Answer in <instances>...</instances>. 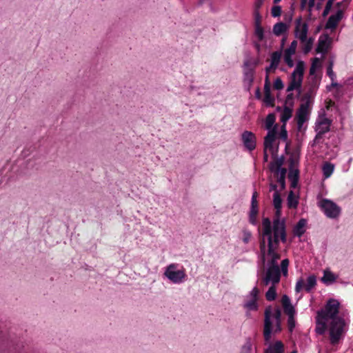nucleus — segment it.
Returning a JSON list of instances; mask_svg holds the SVG:
<instances>
[{"label": "nucleus", "mask_w": 353, "mask_h": 353, "mask_svg": "<svg viewBox=\"0 0 353 353\" xmlns=\"http://www.w3.org/2000/svg\"><path fill=\"white\" fill-rule=\"evenodd\" d=\"M276 297V285H271L265 293V298L268 301H272Z\"/></svg>", "instance_id": "28"}, {"label": "nucleus", "mask_w": 353, "mask_h": 353, "mask_svg": "<svg viewBox=\"0 0 353 353\" xmlns=\"http://www.w3.org/2000/svg\"><path fill=\"white\" fill-rule=\"evenodd\" d=\"M307 0H301V8L304 9L305 8Z\"/></svg>", "instance_id": "63"}, {"label": "nucleus", "mask_w": 353, "mask_h": 353, "mask_svg": "<svg viewBox=\"0 0 353 353\" xmlns=\"http://www.w3.org/2000/svg\"><path fill=\"white\" fill-rule=\"evenodd\" d=\"M331 124V121L327 118L322 119L320 121H318L316 123V131L319 132V137H321V134H324L326 132L330 131V126Z\"/></svg>", "instance_id": "15"}, {"label": "nucleus", "mask_w": 353, "mask_h": 353, "mask_svg": "<svg viewBox=\"0 0 353 353\" xmlns=\"http://www.w3.org/2000/svg\"><path fill=\"white\" fill-rule=\"evenodd\" d=\"M293 94H288L286 97L285 103H290V101L293 100Z\"/></svg>", "instance_id": "57"}, {"label": "nucleus", "mask_w": 353, "mask_h": 353, "mask_svg": "<svg viewBox=\"0 0 353 353\" xmlns=\"http://www.w3.org/2000/svg\"><path fill=\"white\" fill-rule=\"evenodd\" d=\"M316 278L313 274L308 276L307 283L305 285H304V280L301 278L296 281L295 291L296 292H300L303 288H304L306 292H309L316 285Z\"/></svg>", "instance_id": "9"}, {"label": "nucleus", "mask_w": 353, "mask_h": 353, "mask_svg": "<svg viewBox=\"0 0 353 353\" xmlns=\"http://www.w3.org/2000/svg\"><path fill=\"white\" fill-rule=\"evenodd\" d=\"M319 63L320 60L319 58L316 57L313 59L311 67L310 68V74L313 75L315 73L316 69L319 66Z\"/></svg>", "instance_id": "38"}, {"label": "nucleus", "mask_w": 353, "mask_h": 353, "mask_svg": "<svg viewBox=\"0 0 353 353\" xmlns=\"http://www.w3.org/2000/svg\"><path fill=\"white\" fill-rule=\"evenodd\" d=\"M259 294V289L256 288V287H254L252 291L250 292L249 295L248 296V297H249L250 299H258V295Z\"/></svg>", "instance_id": "46"}, {"label": "nucleus", "mask_w": 353, "mask_h": 353, "mask_svg": "<svg viewBox=\"0 0 353 353\" xmlns=\"http://www.w3.org/2000/svg\"><path fill=\"white\" fill-rule=\"evenodd\" d=\"M276 125H275L272 130L268 131L267 135L264 139V148L265 150L269 149L270 150H273V142L275 139L276 133Z\"/></svg>", "instance_id": "16"}, {"label": "nucleus", "mask_w": 353, "mask_h": 353, "mask_svg": "<svg viewBox=\"0 0 353 353\" xmlns=\"http://www.w3.org/2000/svg\"><path fill=\"white\" fill-rule=\"evenodd\" d=\"M262 227V233L259 240L260 251L263 261H265V256L268 258L267 270L262 281L265 285H276L281 279L280 268L277 263V261L281 257L280 254L278 253L279 239L283 243H285L287 236L283 227L276 225L275 238H273L271 221L269 218L263 219Z\"/></svg>", "instance_id": "1"}, {"label": "nucleus", "mask_w": 353, "mask_h": 353, "mask_svg": "<svg viewBox=\"0 0 353 353\" xmlns=\"http://www.w3.org/2000/svg\"><path fill=\"white\" fill-rule=\"evenodd\" d=\"M288 26L283 22L276 23L273 26L272 32L276 36H280L288 30Z\"/></svg>", "instance_id": "23"}, {"label": "nucleus", "mask_w": 353, "mask_h": 353, "mask_svg": "<svg viewBox=\"0 0 353 353\" xmlns=\"http://www.w3.org/2000/svg\"><path fill=\"white\" fill-rule=\"evenodd\" d=\"M281 315V313L280 310L276 309L273 314V317L274 318L276 324L279 325V323H280Z\"/></svg>", "instance_id": "51"}, {"label": "nucleus", "mask_w": 353, "mask_h": 353, "mask_svg": "<svg viewBox=\"0 0 353 353\" xmlns=\"http://www.w3.org/2000/svg\"><path fill=\"white\" fill-rule=\"evenodd\" d=\"M308 32V25L306 23H302L301 17L296 19L295 22V37L301 42L306 41Z\"/></svg>", "instance_id": "8"}, {"label": "nucleus", "mask_w": 353, "mask_h": 353, "mask_svg": "<svg viewBox=\"0 0 353 353\" xmlns=\"http://www.w3.org/2000/svg\"><path fill=\"white\" fill-rule=\"evenodd\" d=\"M306 225V220L301 219L299 221L294 228V234L295 236L301 237L305 233V226Z\"/></svg>", "instance_id": "22"}, {"label": "nucleus", "mask_w": 353, "mask_h": 353, "mask_svg": "<svg viewBox=\"0 0 353 353\" xmlns=\"http://www.w3.org/2000/svg\"><path fill=\"white\" fill-rule=\"evenodd\" d=\"M319 206L323 210L325 214L329 218L335 219L340 214V208L335 203L329 199H322L319 203Z\"/></svg>", "instance_id": "6"}, {"label": "nucleus", "mask_w": 353, "mask_h": 353, "mask_svg": "<svg viewBox=\"0 0 353 353\" xmlns=\"http://www.w3.org/2000/svg\"><path fill=\"white\" fill-rule=\"evenodd\" d=\"M281 302H282L284 312L288 316L295 314L294 307L291 304L290 299L288 296H287L286 294H284L282 296Z\"/></svg>", "instance_id": "17"}, {"label": "nucleus", "mask_w": 353, "mask_h": 353, "mask_svg": "<svg viewBox=\"0 0 353 353\" xmlns=\"http://www.w3.org/2000/svg\"><path fill=\"white\" fill-rule=\"evenodd\" d=\"M280 138L283 140H286L288 138V132L285 129V124H283L280 132Z\"/></svg>", "instance_id": "49"}, {"label": "nucleus", "mask_w": 353, "mask_h": 353, "mask_svg": "<svg viewBox=\"0 0 353 353\" xmlns=\"http://www.w3.org/2000/svg\"><path fill=\"white\" fill-rule=\"evenodd\" d=\"M250 210H258V202L257 201H251V208Z\"/></svg>", "instance_id": "56"}, {"label": "nucleus", "mask_w": 353, "mask_h": 353, "mask_svg": "<svg viewBox=\"0 0 353 353\" xmlns=\"http://www.w3.org/2000/svg\"><path fill=\"white\" fill-rule=\"evenodd\" d=\"M327 74L330 77V78L331 79L332 81H334V79H336V75H335L334 72H333L332 68H331V67H327Z\"/></svg>", "instance_id": "52"}, {"label": "nucleus", "mask_w": 353, "mask_h": 353, "mask_svg": "<svg viewBox=\"0 0 353 353\" xmlns=\"http://www.w3.org/2000/svg\"><path fill=\"white\" fill-rule=\"evenodd\" d=\"M267 150H265V148L263 150V161L265 162H268V154Z\"/></svg>", "instance_id": "60"}, {"label": "nucleus", "mask_w": 353, "mask_h": 353, "mask_svg": "<svg viewBox=\"0 0 353 353\" xmlns=\"http://www.w3.org/2000/svg\"><path fill=\"white\" fill-rule=\"evenodd\" d=\"M284 162L283 157L276 158L274 161L270 163V170H274L276 168H281Z\"/></svg>", "instance_id": "30"}, {"label": "nucleus", "mask_w": 353, "mask_h": 353, "mask_svg": "<svg viewBox=\"0 0 353 353\" xmlns=\"http://www.w3.org/2000/svg\"><path fill=\"white\" fill-rule=\"evenodd\" d=\"M271 172L276 174L278 177H282L283 179H285V175L287 172V170L285 168H276L274 170H271Z\"/></svg>", "instance_id": "39"}, {"label": "nucleus", "mask_w": 353, "mask_h": 353, "mask_svg": "<svg viewBox=\"0 0 353 353\" xmlns=\"http://www.w3.org/2000/svg\"><path fill=\"white\" fill-rule=\"evenodd\" d=\"M302 81L300 77L291 75L290 82L287 88V92H291L294 90H300L302 84Z\"/></svg>", "instance_id": "18"}, {"label": "nucleus", "mask_w": 353, "mask_h": 353, "mask_svg": "<svg viewBox=\"0 0 353 353\" xmlns=\"http://www.w3.org/2000/svg\"><path fill=\"white\" fill-rule=\"evenodd\" d=\"M257 214H258V210H250V211L249 221L252 225H256V223Z\"/></svg>", "instance_id": "41"}, {"label": "nucleus", "mask_w": 353, "mask_h": 353, "mask_svg": "<svg viewBox=\"0 0 353 353\" xmlns=\"http://www.w3.org/2000/svg\"><path fill=\"white\" fill-rule=\"evenodd\" d=\"M330 321L329 325L330 343L336 345L339 343L344 334L345 321L342 318Z\"/></svg>", "instance_id": "2"}, {"label": "nucleus", "mask_w": 353, "mask_h": 353, "mask_svg": "<svg viewBox=\"0 0 353 353\" xmlns=\"http://www.w3.org/2000/svg\"><path fill=\"white\" fill-rule=\"evenodd\" d=\"M242 141L244 146L250 151H252L256 148V137L255 135L250 131H245L241 135Z\"/></svg>", "instance_id": "10"}, {"label": "nucleus", "mask_w": 353, "mask_h": 353, "mask_svg": "<svg viewBox=\"0 0 353 353\" xmlns=\"http://www.w3.org/2000/svg\"><path fill=\"white\" fill-rule=\"evenodd\" d=\"M275 122V115L269 114L265 119V128L270 131L273 129L272 126Z\"/></svg>", "instance_id": "32"}, {"label": "nucleus", "mask_w": 353, "mask_h": 353, "mask_svg": "<svg viewBox=\"0 0 353 353\" xmlns=\"http://www.w3.org/2000/svg\"><path fill=\"white\" fill-rule=\"evenodd\" d=\"M271 14L274 17H278L281 14V7L279 6H274L272 8Z\"/></svg>", "instance_id": "42"}, {"label": "nucleus", "mask_w": 353, "mask_h": 353, "mask_svg": "<svg viewBox=\"0 0 353 353\" xmlns=\"http://www.w3.org/2000/svg\"><path fill=\"white\" fill-rule=\"evenodd\" d=\"M284 87L283 83L281 78L276 79L274 83V88L276 90H282Z\"/></svg>", "instance_id": "45"}, {"label": "nucleus", "mask_w": 353, "mask_h": 353, "mask_svg": "<svg viewBox=\"0 0 353 353\" xmlns=\"http://www.w3.org/2000/svg\"><path fill=\"white\" fill-rule=\"evenodd\" d=\"M273 205H274V208L276 209V212H275L276 218L273 220V223H272V225H271V227H272V233L273 238H275L276 225L278 227L279 226L283 227L284 232L286 234L285 220L280 219L281 213V206H282V199L281 198V195H280L279 191H276V192L274 193Z\"/></svg>", "instance_id": "4"}, {"label": "nucleus", "mask_w": 353, "mask_h": 353, "mask_svg": "<svg viewBox=\"0 0 353 353\" xmlns=\"http://www.w3.org/2000/svg\"><path fill=\"white\" fill-rule=\"evenodd\" d=\"M285 179H283L282 177H278V182L279 183V184L281 185V189H284L285 188Z\"/></svg>", "instance_id": "54"}, {"label": "nucleus", "mask_w": 353, "mask_h": 353, "mask_svg": "<svg viewBox=\"0 0 353 353\" xmlns=\"http://www.w3.org/2000/svg\"><path fill=\"white\" fill-rule=\"evenodd\" d=\"M288 178L291 182V188H295L297 186L299 178V171L297 169H290Z\"/></svg>", "instance_id": "21"}, {"label": "nucleus", "mask_w": 353, "mask_h": 353, "mask_svg": "<svg viewBox=\"0 0 353 353\" xmlns=\"http://www.w3.org/2000/svg\"><path fill=\"white\" fill-rule=\"evenodd\" d=\"M271 309L267 308L265 311L264 330L263 335L266 342H268L271 338L272 321L270 320Z\"/></svg>", "instance_id": "11"}, {"label": "nucleus", "mask_w": 353, "mask_h": 353, "mask_svg": "<svg viewBox=\"0 0 353 353\" xmlns=\"http://www.w3.org/2000/svg\"><path fill=\"white\" fill-rule=\"evenodd\" d=\"M270 191H274V192H276V191H278L277 190V185L274 183H270Z\"/></svg>", "instance_id": "58"}, {"label": "nucleus", "mask_w": 353, "mask_h": 353, "mask_svg": "<svg viewBox=\"0 0 353 353\" xmlns=\"http://www.w3.org/2000/svg\"><path fill=\"white\" fill-rule=\"evenodd\" d=\"M288 323L290 331L295 327L294 315L288 316Z\"/></svg>", "instance_id": "47"}, {"label": "nucleus", "mask_w": 353, "mask_h": 353, "mask_svg": "<svg viewBox=\"0 0 353 353\" xmlns=\"http://www.w3.org/2000/svg\"><path fill=\"white\" fill-rule=\"evenodd\" d=\"M263 3V0H256V2L254 3L255 10H259L261 7Z\"/></svg>", "instance_id": "55"}, {"label": "nucleus", "mask_w": 353, "mask_h": 353, "mask_svg": "<svg viewBox=\"0 0 353 353\" xmlns=\"http://www.w3.org/2000/svg\"><path fill=\"white\" fill-rule=\"evenodd\" d=\"M305 45L303 49V52L304 54H307L312 48L314 39L310 37L308 39H306V41L304 42Z\"/></svg>", "instance_id": "35"}, {"label": "nucleus", "mask_w": 353, "mask_h": 353, "mask_svg": "<svg viewBox=\"0 0 353 353\" xmlns=\"http://www.w3.org/2000/svg\"><path fill=\"white\" fill-rule=\"evenodd\" d=\"M284 345L280 341L275 342L274 345H270L265 350V353H283Z\"/></svg>", "instance_id": "20"}, {"label": "nucleus", "mask_w": 353, "mask_h": 353, "mask_svg": "<svg viewBox=\"0 0 353 353\" xmlns=\"http://www.w3.org/2000/svg\"><path fill=\"white\" fill-rule=\"evenodd\" d=\"M257 300L258 299H250L249 301L244 303L243 307L250 311L256 310L258 309Z\"/></svg>", "instance_id": "29"}, {"label": "nucleus", "mask_w": 353, "mask_h": 353, "mask_svg": "<svg viewBox=\"0 0 353 353\" xmlns=\"http://www.w3.org/2000/svg\"><path fill=\"white\" fill-rule=\"evenodd\" d=\"M263 101L267 105H274V99L273 97L271 96V92L265 94Z\"/></svg>", "instance_id": "40"}, {"label": "nucleus", "mask_w": 353, "mask_h": 353, "mask_svg": "<svg viewBox=\"0 0 353 353\" xmlns=\"http://www.w3.org/2000/svg\"><path fill=\"white\" fill-rule=\"evenodd\" d=\"M309 106L310 101L307 99L305 102L300 105L299 108L296 111V120H297V128L301 130L304 123L306 122L309 119Z\"/></svg>", "instance_id": "7"}, {"label": "nucleus", "mask_w": 353, "mask_h": 353, "mask_svg": "<svg viewBox=\"0 0 353 353\" xmlns=\"http://www.w3.org/2000/svg\"><path fill=\"white\" fill-rule=\"evenodd\" d=\"M177 264L172 263L166 268L164 272L165 276L173 283H182L186 276L184 270H177Z\"/></svg>", "instance_id": "5"}, {"label": "nucleus", "mask_w": 353, "mask_h": 353, "mask_svg": "<svg viewBox=\"0 0 353 353\" xmlns=\"http://www.w3.org/2000/svg\"><path fill=\"white\" fill-rule=\"evenodd\" d=\"M297 46V41H293L290 47L285 50L284 61L286 64L292 68L294 66V61L292 59V56L295 53Z\"/></svg>", "instance_id": "12"}, {"label": "nucleus", "mask_w": 353, "mask_h": 353, "mask_svg": "<svg viewBox=\"0 0 353 353\" xmlns=\"http://www.w3.org/2000/svg\"><path fill=\"white\" fill-rule=\"evenodd\" d=\"M257 196H258L257 192H254V193L252 194V201H257L256 200Z\"/></svg>", "instance_id": "64"}, {"label": "nucleus", "mask_w": 353, "mask_h": 353, "mask_svg": "<svg viewBox=\"0 0 353 353\" xmlns=\"http://www.w3.org/2000/svg\"><path fill=\"white\" fill-rule=\"evenodd\" d=\"M303 72H304V63H303V61H299L297 63L294 70L292 73V75L300 77L301 79H303Z\"/></svg>", "instance_id": "26"}, {"label": "nucleus", "mask_w": 353, "mask_h": 353, "mask_svg": "<svg viewBox=\"0 0 353 353\" xmlns=\"http://www.w3.org/2000/svg\"><path fill=\"white\" fill-rule=\"evenodd\" d=\"M270 80L268 75L265 76V85H264V93H270Z\"/></svg>", "instance_id": "50"}, {"label": "nucleus", "mask_w": 353, "mask_h": 353, "mask_svg": "<svg viewBox=\"0 0 353 353\" xmlns=\"http://www.w3.org/2000/svg\"><path fill=\"white\" fill-rule=\"evenodd\" d=\"M333 2H334V0H328L327 1L325 9L323 12V17H326L328 14V13L330 12V10L332 8Z\"/></svg>", "instance_id": "43"}, {"label": "nucleus", "mask_w": 353, "mask_h": 353, "mask_svg": "<svg viewBox=\"0 0 353 353\" xmlns=\"http://www.w3.org/2000/svg\"><path fill=\"white\" fill-rule=\"evenodd\" d=\"M245 79H248L249 81V82L251 83L252 81V73L247 72V73H245Z\"/></svg>", "instance_id": "59"}, {"label": "nucleus", "mask_w": 353, "mask_h": 353, "mask_svg": "<svg viewBox=\"0 0 353 353\" xmlns=\"http://www.w3.org/2000/svg\"><path fill=\"white\" fill-rule=\"evenodd\" d=\"M252 346L251 339L248 338L245 343L241 347V353H251Z\"/></svg>", "instance_id": "34"}, {"label": "nucleus", "mask_w": 353, "mask_h": 353, "mask_svg": "<svg viewBox=\"0 0 353 353\" xmlns=\"http://www.w3.org/2000/svg\"><path fill=\"white\" fill-rule=\"evenodd\" d=\"M254 46L257 52H260V51H261V45L259 43L255 42L254 43Z\"/></svg>", "instance_id": "62"}, {"label": "nucleus", "mask_w": 353, "mask_h": 353, "mask_svg": "<svg viewBox=\"0 0 353 353\" xmlns=\"http://www.w3.org/2000/svg\"><path fill=\"white\" fill-rule=\"evenodd\" d=\"M314 1L315 0H309L308 2V6H309V11H311L312 8L314 6Z\"/></svg>", "instance_id": "61"}, {"label": "nucleus", "mask_w": 353, "mask_h": 353, "mask_svg": "<svg viewBox=\"0 0 353 353\" xmlns=\"http://www.w3.org/2000/svg\"><path fill=\"white\" fill-rule=\"evenodd\" d=\"M288 265H289V260L288 259H283L281 263V273L282 272L283 276H286L288 275Z\"/></svg>", "instance_id": "36"}, {"label": "nucleus", "mask_w": 353, "mask_h": 353, "mask_svg": "<svg viewBox=\"0 0 353 353\" xmlns=\"http://www.w3.org/2000/svg\"><path fill=\"white\" fill-rule=\"evenodd\" d=\"M243 241L245 243H248L250 241V238L252 236L251 232L246 230H244L243 231Z\"/></svg>", "instance_id": "48"}, {"label": "nucleus", "mask_w": 353, "mask_h": 353, "mask_svg": "<svg viewBox=\"0 0 353 353\" xmlns=\"http://www.w3.org/2000/svg\"><path fill=\"white\" fill-rule=\"evenodd\" d=\"M334 165L330 163H326L323 167V175L325 178H328L331 176L334 171Z\"/></svg>", "instance_id": "31"}, {"label": "nucleus", "mask_w": 353, "mask_h": 353, "mask_svg": "<svg viewBox=\"0 0 353 353\" xmlns=\"http://www.w3.org/2000/svg\"><path fill=\"white\" fill-rule=\"evenodd\" d=\"M336 280L335 275L330 271L325 270L321 281L326 284L331 283Z\"/></svg>", "instance_id": "27"}, {"label": "nucleus", "mask_w": 353, "mask_h": 353, "mask_svg": "<svg viewBox=\"0 0 353 353\" xmlns=\"http://www.w3.org/2000/svg\"><path fill=\"white\" fill-rule=\"evenodd\" d=\"M339 302L334 299L327 301L325 308L317 312L318 316H321L324 319L333 320L334 319H341L338 316L339 312Z\"/></svg>", "instance_id": "3"}, {"label": "nucleus", "mask_w": 353, "mask_h": 353, "mask_svg": "<svg viewBox=\"0 0 353 353\" xmlns=\"http://www.w3.org/2000/svg\"><path fill=\"white\" fill-rule=\"evenodd\" d=\"M292 108L285 105L281 114V121L283 123V124H285V123L292 117Z\"/></svg>", "instance_id": "25"}, {"label": "nucleus", "mask_w": 353, "mask_h": 353, "mask_svg": "<svg viewBox=\"0 0 353 353\" xmlns=\"http://www.w3.org/2000/svg\"><path fill=\"white\" fill-rule=\"evenodd\" d=\"M288 207L290 208H296L297 206V204H298V201L297 200L295 199L294 196V193L292 191H290L288 196Z\"/></svg>", "instance_id": "33"}, {"label": "nucleus", "mask_w": 353, "mask_h": 353, "mask_svg": "<svg viewBox=\"0 0 353 353\" xmlns=\"http://www.w3.org/2000/svg\"><path fill=\"white\" fill-rule=\"evenodd\" d=\"M261 16L259 12V10H255L254 12V28L261 26Z\"/></svg>", "instance_id": "44"}, {"label": "nucleus", "mask_w": 353, "mask_h": 353, "mask_svg": "<svg viewBox=\"0 0 353 353\" xmlns=\"http://www.w3.org/2000/svg\"><path fill=\"white\" fill-rule=\"evenodd\" d=\"M343 16V12L341 10H339L335 14H332L327 19L325 28L334 29L336 27L339 22L341 20Z\"/></svg>", "instance_id": "14"}, {"label": "nucleus", "mask_w": 353, "mask_h": 353, "mask_svg": "<svg viewBox=\"0 0 353 353\" xmlns=\"http://www.w3.org/2000/svg\"><path fill=\"white\" fill-rule=\"evenodd\" d=\"M254 34L258 38L259 41H261L264 39V30L261 26L255 27L254 28Z\"/></svg>", "instance_id": "37"}, {"label": "nucleus", "mask_w": 353, "mask_h": 353, "mask_svg": "<svg viewBox=\"0 0 353 353\" xmlns=\"http://www.w3.org/2000/svg\"><path fill=\"white\" fill-rule=\"evenodd\" d=\"M281 58V51H275L271 54V63L270 68H273V70H276L280 63Z\"/></svg>", "instance_id": "24"}, {"label": "nucleus", "mask_w": 353, "mask_h": 353, "mask_svg": "<svg viewBox=\"0 0 353 353\" xmlns=\"http://www.w3.org/2000/svg\"><path fill=\"white\" fill-rule=\"evenodd\" d=\"M330 41L328 34L320 36L316 49V52L325 54L330 47Z\"/></svg>", "instance_id": "13"}, {"label": "nucleus", "mask_w": 353, "mask_h": 353, "mask_svg": "<svg viewBox=\"0 0 353 353\" xmlns=\"http://www.w3.org/2000/svg\"><path fill=\"white\" fill-rule=\"evenodd\" d=\"M323 134H321V137H319V132H317L314 141H313V143H312V146L318 144L320 143L321 140L323 139Z\"/></svg>", "instance_id": "53"}, {"label": "nucleus", "mask_w": 353, "mask_h": 353, "mask_svg": "<svg viewBox=\"0 0 353 353\" xmlns=\"http://www.w3.org/2000/svg\"><path fill=\"white\" fill-rule=\"evenodd\" d=\"M316 332L319 334H323L325 332L328 320L324 319L321 316H318V314L316 315Z\"/></svg>", "instance_id": "19"}]
</instances>
